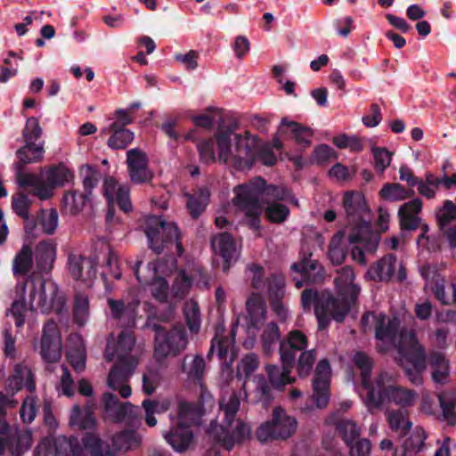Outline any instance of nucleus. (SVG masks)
<instances>
[{"mask_svg":"<svg viewBox=\"0 0 456 456\" xmlns=\"http://www.w3.org/2000/svg\"><path fill=\"white\" fill-rule=\"evenodd\" d=\"M238 128L236 118H229L227 123L224 118H219L216 132L219 160L224 164L231 160L237 170H248L256 160L260 137L248 130L243 134L235 133Z\"/></svg>","mask_w":456,"mask_h":456,"instance_id":"nucleus-1","label":"nucleus"},{"mask_svg":"<svg viewBox=\"0 0 456 456\" xmlns=\"http://www.w3.org/2000/svg\"><path fill=\"white\" fill-rule=\"evenodd\" d=\"M313 305L320 330H326L332 320L338 323L343 322L348 314V307L339 305L335 295L330 291L320 294L315 289H305L301 293V305L306 311Z\"/></svg>","mask_w":456,"mask_h":456,"instance_id":"nucleus-2","label":"nucleus"},{"mask_svg":"<svg viewBox=\"0 0 456 456\" xmlns=\"http://www.w3.org/2000/svg\"><path fill=\"white\" fill-rule=\"evenodd\" d=\"M398 354L399 365L405 377L411 384L421 385L427 369V354L414 331H401Z\"/></svg>","mask_w":456,"mask_h":456,"instance_id":"nucleus-3","label":"nucleus"},{"mask_svg":"<svg viewBox=\"0 0 456 456\" xmlns=\"http://www.w3.org/2000/svg\"><path fill=\"white\" fill-rule=\"evenodd\" d=\"M391 376L387 372H380L375 379L376 387L370 389L365 398V404L370 411L377 410L385 402L394 403L402 408L411 406L417 394L411 389L390 384Z\"/></svg>","mask_w":456,"mask_h":456,"instance_id":"nucleus-4","label":"nucleus"},{"mask_svg":"<svg viewBox=\"0 0 456 456\" xmlns=\"http://www.w3.org/2000/svg\"><path fill=\"white\" fill-rule=\"evenodd\" d=\"M145 326L155 332L154 357L158 362L180 354L188 344L186 330L183 325L176 324L167 329L153 320H147Z\"/></svg>","mask_w":456,"mask_h":456,"instance_id":"nucleus-5","label":"nucleus"},{"mask_svg":"<svg viewBox=\"0 0 456 456\" xmlns=\"http://www.w3.org/2000/svg\"><path fill=\"white\" fill-rule=\"evenodd\" d=\"M25 286L29 289L31 306L36 305L42 313L54 311L60 314L65 305L64 297L60 295L57 285L40 277L27 279Z\"/></svg>","mask_w":456,"mask_h":456,"instance_id":"nucleus-6","label":"nucleus"},{"mask_svg":"<svg viewBox=\"0 0 456 456\" xmlns=\"http://www.w3.org/2000/svg\"><path fill=\"white\" fill-rule=\"evenodd\" d=\"M145 234L149 248L157 255L161 254L173 243H175L179 256L183 252L177 225L175 223L166 222L161 216H154L147 220Z\"/></svg>","mask_w":456,"mask_h":456,"instance_id":"nucleus-7","label":"nucleus"},{"mask_svg":"<svg viewBox=\"0 0 456 456\" xmlns=\"http://www.w3.org/2000/svg\"><path fill=\"white\" fill-rule=\"evenodd\" d=\"M82 444L92 456H117L118 452L130 449L138 444L139 441L133 431H122L114 435L110 443L88 431L84 434Z\"/></svg>","mask_w":456,"mask_h":456,"instance_id":"nucleus-8","label":"nucleus"},{"mask_svg":"<svg viewBox=\"0 0 456 456\" xmlns=\"http://www.w3.org/2000/svg\"><path fill=\"white\" fill-rule=\"evenodd\" d=\"M297 428L296 418L288 415L284 409L275 407L272 419L260 425L256 431V436L261 443L287 440L296 432Z\"/></svg>","mask_w":456,"mask_h":456,"instance_id":"nucleus-9","label":"nucleus"},{"mask_svg":"<svg viewBox=\"0 0 456 456\" xmlns=\"http://www.w3.org/2000/svg\"><path fill=\"white\" fill-rule=\"evenodd\" d=\"M233 204L245 213L246 222L249 228L260 229L262 208L258 200V189L253 184H239L234 190Z\"/></svg>","mask_w":456,"mask_h":456,"instance_id":"nucleus-10","label":"nucleus"},{"mask_svg":"<svg viewBox=\"0 0 456 456\" xmlns=\"http://www.w3.org/2000/svg\"><path fill=\"white\" fill-rule=\"evenodd\" d=\"M214 403L215 400L211 394L201 387L197 402H179L178 423L186 425L190 428L191 426L200 425L202 416L206 413L208 408L213 407Z\"/></svg>","mask_w":456,"mask_h":456,"instance_id":"nucleus-11","label":"nucleus"},{"mask_svg":"<svg viewBox=\"0 0 456 456\" xmlns=\"http://www.w3.org/2000/svg\"><path fill=\"white\" fill-rule=\"evenodd\" d=\"M98 175L97 171L88 167L83 179L84 191L80 192L78 190H73L63 195L62 204L67 213L75 216L82 211L90 200L93 189L98 184Z\"/></svg>","mask_w":456,"mask_h":456,"instance_id":"nucleus-12","label":"nucleus"},{"mask_svg":"<svg viewBox=\"0 0 456 456\" xmlns=\"http://www.w3.org/2000/svg\"><path fill=\"white\" fill-rule=\"evenodd\" d=\"M312 253L304 254L299 262L290 266L291 280L297 289L305 284L317 283L322 281L324 270L317 260L311 259Z\"/></svg>","mask_w":456,"mask_h":456,"instance_id":"nucleus-13","label":"nucleus"},{"mask_svg":"<svg viewBox=\"0 0 456 456\" xmlns=\"http://www.w3.org/2000/svg\"><path fill=\"white\" fill-rule=\"evenodd\" d=\"M354 278L353 268L345 266L338 272V276L334 281L337 289L336 300L338 301L339 305H346L348 313L356 304L361 291V288L354 282Z\"/></svg>","mask_w":456,"mask_h":456,"instance_id":"nucleus-14","label":"nucleus"},{"mask_svg":"<svg viewBox=\"0 0 456 456\" xmlns=\"http://www.w3.org/2000/svg\"><path fill=\"white\" fill-rule=\"evenodd\" d=\"M43 134L39 121L35 117L27 118L25 126L22 130V138L25 144L17 150V158H26V156L41 158L45 152L44 142L37 143Z\"/></svg>","mask_w":456,"mask_h":456,"instance_id":"nucleus-15","label":"nucleus"},{"mask_svg":"<svg viewBox=\"0 0 456 456\" xmlns=\"http://www.w3.org/2000/svg\"><path fill=\"white\" fill-rule=\"evenodd\" d=\"M210 245L216 256L222 259V270L227 273L237 262L240 252L233 237L227 232L211 237Z\"/></svg>","mask_w":456,"mask_h":456,"instance_id":"nucleus-16","label":"nucleus"},{"mask_svg":"<svg viewBox=\"0 0 456 456\" xmlns=\"http://www.w3.org/2000/svg\"><path fill=\"white\" fill-rule=\"evenodd\" d=\"M142 261H136L133 267L134 276L142 285L151 286V294L154 298L160 302H165L168 296V282L161 276L158 275L157 265L154 262H149L147 265V274L141 275L139 268Z\"/></svg>","mask_w":456,"mask_h":456,"instance_id":"nucleus-17","label":"nucleus"},{"mask_svg":"<svg viewBox=\"0 0 456 456\" xmlns=\"http://www.w3.org/2000/svg\"><path fill=\"white\" fill-rule=\"evenodd\" d=\"M61 338L57 324L53 321H48L43 328L41 357L46 362H57L61 357Z\"/></svg>","mask_w":456,"mask_h":456,"instance_id":"nucleus-18","label":"nucleus"},{"mask_svg":"<svg viewBox=\"0 0 456 456\" xmlns=\"http://www.w3.org/2000/svg\"><path fill=\"white\" fill-rule=\"evenodd\" d=\"M127 171L131 181L136 184L151 183L153 175L149 168V159L146 153L139 148L126 151Z\"/></svg>","mask_w":456,"mask_h":456,"instance_id":"nucleus-19","label":"nucleus"},{"mask_svg":"<svg viewBox=\"0 0 456 456\" xmlns=\"http://www.w3.org/2000/svg\"><path fill=\"white\" fill-rule=\"evenodd\" d=\"M102 403L107 417L116 423L134 419L139 411L128 402L121 403L116 395L110 392L102 395Z\"/></svg>","mask_w":456,"mask_h":456,"instance_id":"nucleus-20","label":"nucleus"},{"mask_svg":"<svg viewBox=\"0 0 456 456\" xmlns=\"http://www.w3.org/2000/svg\"><path fill=\"white\" fill-rule=\"evenodd\" d=\"M307 343V337L301 330H294L289 332L287 339L280 341L281 362L286 364H296L297 354L305 350Z\"/></svg>","mask_w":456,"mask_h":456,"instance_id":"nucleus-21","label":"nucleus"},{"mask_svg":"<svg viewBox=\"0 0 456 456\" xmlns=\"http://www.w3.org/2000/svg\"><path fill=\"white\" fill-rule=\"evenodd\" d=\"M248 330H258L266 319L265 302L259 293H251L246 301Z\"/></svg>","mask_w":456,"mask_h":456,"instance_id":"nucleus-22","label":"nucleus"},{"mask_svg":"<svg viewBox=\"0 0 456 456\" xmlns=\"http://www.w3.org/2000/svg\"><path fill=\"white\" fill-rule=\"evenodd\" d=\"M247 184L256 185L258 189V197L261 194H265L266 198L270 199V201L282 202L289 201L297 204V200L294 198V195L290 189L284 185L267 184L266 181L262 177H257L254 181L248 183Z\"/></svg>","mask_w":456,"mask_h":456,"instance_id":"nucleus-23","label":"nucleus"},{"mask_svg":"<svg viewBox=\"0 0 456 456\" xmlns=\"http://www.w3.org/2000/svg\"><path fill=\"white\" fill-rule=\"evenodd\" d=\"M69 273L76 281H87L96 273L94 262L81 255L71 254L68 257Z\"/></svg>","mask_w":456,"mask_h":456,"instance_id":"nucleus-24","label":"nucleus"},{"mask_svg":"<svg viewBox=\"0 0 456 456\" xmlns=\"http://www.w3.org/2000/svg\"><path fill=\"white\" fill-rule=\"evenodd\" d=\"M396 265V256L392 253L387 254L369 267L366 275L376 282L388 281L395 274Z\"/></svg>","mask_w":456,"mask_h":456,"instance_id":"nucleus-25","label":"nucleus"},{"mask_svg":"<svg viewBox=\"0 0 456 456\" xmlns=\"http://www.w3.org/2000/svg\"><path fill=\"white\" fill-rule=\"evenodd\" d=\"M5 387L7 393L12 395L20 391L23 387L33 393L36 389L34 375L27 367L17 364L14 373L7 379Z\"/></svg>","mask_w":456,"mask_h":456,"instance_id":"nucleus-26","label":"nucleus"},{"mask_svg":"<svg viewBox=\"0 0 456 456\" xmlns=\"http://www.w3.org/2000/svg\"><path fill=\"white\" fill-rule=\"evenodd\" d=\"M164 437L168 444L177 452H185L193 440V433L186 425L177 424L167 431Z\"/></svg>","mask_w":456,"mask_h":456,"instance_id":"nucleus-27","label":"nucleus"},{"mask_svg":"<svg viewBox=\"0 0 456 456\" xmlns=\"http://www.w3.org/2000/svg\"><path fill=\"white\" fill-rule=\"evenodd\" d=\"M287 130L290 131L300 148L305 149L310 146L314 136V132L310 127L296 121H289L287 118H283L278 131L281 134H283Z\"/></svg>","mask_w":456,"mask_h":456,"instance_id":"nucleus-28","label":"nucleus"},{"mask_svg":"<svg viewBox=\"0 0 456 456\" xmlns=\"http://www.w3.org/2000/svg\"><path fill=\"white\" fill-rule=\"evenodd\" d=\"M400 321L397 318H388L384 314L378 317L375 326V338L378 340L394 345L397 339Z\"/></svg>","mask_w":456,"mask_h":456,"instance_id":"nucleus-29","label":"nucleus"},{"mask_svg":"<svg viewBox=\"0 0 456 456\" xmlns=\"http://www.w3.org/2000/svg\"><path fill=\"white\" fill-rule=\"evenodd\" d=\"M432 369V379L435 383H445L449 373L450 364L443 352L433 350L427 354V364Z\"/></svg>","mask_w":456,"mask_h":456,"instance_id":"nucleus-30","label":"nucleus"},{"mask_svg":"<svg viewBox=\"0 0 456 456\" xmlns=\"http://www.w3.org/2000/svg\"><path fill=\"white\" fill-rule=\"evenodd\" d=\"M343 207L351 221L362 219L369 208L364 196L359 191H346L343 198Z\"/></svg>","mask_w":456,"mask_h":456,"instance_id":"nucleus-31","label":"nucleus"},{"mask_svg":"<svg viewBox=\"0 0 456 456\" xmlns=\"http://www.w3.org/2000/svg\"><path fill=\"white\" fill-rule=\"evenodd\" d=\"M35 256L37 269L48 273L53 269L56 258V245L52 240L40 241L36 247Z\"/></svg>","mask_w":456,"mask_h":456,"instance_id":"nucleus-32","label":"nucleus"},{"mask_svg":"<svg viewBox=\"0 0 456 456\" xmlns=\"http://www.w3.org/2000/svg\"><path fill=\"white\" fill-rule=\"evenodd\" d=\"M187 210L192 219H198L205 211L210 200V192L207 187H200L193 193H185Z\"/></svg>","mask_w":456,"mask_h":456,"instance_id":"nucleus-33","label":"nucleus"},{"mask_svg":"<svg viewBox=\"0 0 456 456\" xmlns=\"http://www.w3.org/2000/svg\"><path fill=\"white\" fill-rule=\"evenodd\" d=\"M295 366L296 364H286L284 362H281V368L267 365L268 382L275 388H282L285 385L293 383L294 379L290 377V373Z\"/></svg>","mask_w":456,"mask_h":456,"instance_id":"nucleus-34","label":"nucleus"},{"mask_svg":"<svg viewBox=\"0 0 456 456\" xmlns=\"http://www.w3.org/2000/svg\"><path fill=\"white\" fill-rule=\"evenodd\" d=\"M235 426L225 423L227 433L222 440L223 447L230 451L233 448L236 443H241L249 434V428L244 422L235 419Z\"/></svg>","mask_w":456,"mask_h":456,"instance_id":"nucleus-35","label":"nucleus"},{"mask_svg":"<svg viewBox=\"0 0 456 456\" xmlns=\"http://www.w3.org/2000/svg\"><path fill=\"white\" fill-rule=\"evenodd\" d=\"M191 355L186 354L182 364V371L186 373L188 379L194 382H200L203 379L206 362L202 355L196 354L190 360Z\"/></svg>","mask_w":456,"mask_h":456,"instance_id":"nucleus-36","label":"nucleus"},{"mask_svg":"<svg viewBox=\"0 0 456 456\" xmlns=\"http://www.w3.org/2000/svg\"><path fill=\"white\" fill-rule=\"evenodd\" d=\"M354 362L361 371L362 384V387L367 390V393L370 389H374L376 387L375 381L372 383L370 380L373 368L372 359L364 352L358 351L354 356Z\"/></svg>","mask_w":456,"mask_h":456,"instance_id":"nucleus-37","label":"nucleus"},{"mask_svg":"<svg viewBox=\"0 0 456 456\" xmlns=\"http://www.w3.org/2000/svg\"><path fill=\"white\" fill-rule=\"evenodd\" d=\"M19 160L14 163V169L16 173L17 182L20 187H33L36 184L37 180L39 178L35 174L25 173L24 168L25 166L30 163H35L40 161L41 158H35L30 156H26V158H18Z\"/></svg>","mask_w":456,"mask_h":456,"instance_id":"nucleus-38","label":"nucleus"},{"mask_svg":"<svg viewBox=\"0 0 456 456\" xmlns=\"http://www.w3.org/2000/svg\"><path fill=\"white\" fill-rule=\"evenodd\" d=\"M414 195V190L406 189L398 183H387L379 191L380 198L387 201H400L410 199Z\"/></svg>","mask_w":456,"mask_h":456,"instance_id":"nucleus-39","label":"nucleus"},{"mask_svg":"<svg viewBox=\"0 0 456 456\" xmlns=\"http://www.w3.org/2000/svg\"><path fill=\"white\" fill-rule=\"evenodd\" d=\"M77 343L69 346L66 351V358L75 371L80 373L86 369V351L79 337Z\"/></svg>","mask_w":456,"mask_h":456,"instance_id":"nucleus-40","label":"nucleus"},{"mask_svg":"<svg viewBox=\"0 0 456 456\" xmlns=\"http://www.w3.org/2000/svg\"><path fill=\"white\" fill-rule=\"evenodd\" d=\"M33 265V251L28 245H24L16 254L12 261V271L15 276L28 274Z\"/></svg>","mask_w":456,"mask_h":456,"instance_id":"nucleus-41","label":"nucleus"},{"mask_svg":"<svg viewBox=\"0 0 456 456\" xmlns=\"http://www.w3.org/2000/svg\"><path fill=\"white\" fill-rule=\"evenodd\" d=\"M345 232L338 231L329 244L328 256L334 265H340L346 257L347 249L343 245Z\"/></svg>","mask_w":456,"mask_h":456,"instance_id":"nucleus-42","label":"nucleus"},{"mask_svg":"<svg viewBox=\"0 0 456 456\" xmlns=\"http://www.w3.org/2000/svg\"><path fill=\"white\" fill-rule=\"evenodd\" d=\"M265 203V216L271 224H283L290 215L289 208L281 202L269 201L266 199Z\"/></svg>","mask_w":456,"mask_h":456,"instance_id":"nucleus-43","label":"nucleus"},{"mask_svg":"<svg viewBox=\"0 0 456 456\" xmlns=\"http://www.w3.org/2000/svg\"><path fill=\"white\" fill-rule=\"evenodd\" d=\"M69 424L71 426H78L83 430H94L96 428V419L92 410L86 409L85 414L82 417V411L78 405H74L72 408Z\"/></svg>","mask_w":456,"mask_h":456,"instance_id":"nucleus-44","label":"nucleus"},{"mask_svg":"<svg viewBox=\"0 0 456 456\" xmlns=\"http://www.w3.org/2000/svg\"><path fill=\"white\" fill-rule=\"evenodd\" d=\"M128 378L119 370V367H112L109 372L108 386L113 390H118L123 398H127L132 394V389L127 385Z\"/></svg>","mask_w":456,"mask_h":456,"instance_id":"nucleus-45","label":"nucleus"},{"mask_svg":"<svg viewBox=\"0 0 456 456\" xmlns=\"http://www.w3.org/2000/svg\"><path fill=\"white\" fill-rule=\"evenodd\" d=\"M387 421L390 428L394 431H400L402 436L406 435L412 426V423L408 419V411L404 409L389 411Z\"/></svg>","mask_w":456,"mask_h":456,"instance_id":"nucleus-46","label":"nucleus"},{"mask_svg":"<svg viewBox=\"0 0 456 456\" xmlns=\"http://www.w3.org/2000/svg\"><path fill=\"white\" fill-rule=\"evenodd\" d=\"M111 135L107 144L112 150L126 149L134 140V133L126 128H109Z\"/></svg>","mask_w":456,"mask_h":456,"instance_id":"nucleus-47","label":"nucleus"},{"mask_svg":"<svg viewBox=\"0 0 456 456\" xmlns=\"http://www.w3.org/2000/svg\"><path fill=\"white\" fill-rule=\"evenodd\" d=\"M73 178V173L63 165L53 167L45 174L46 182L54 188L64 185Z\"/></svg>","mask_w":456,"mask_h":456,"instance_id":"nucleus-48","label":"nucleus"},{"mask_svg":"<svg viewBox=\"0 0 456 456\" xmlns=\"http://www.w3.org/2000/svg\"><path fill=\"white\" fill-rule=\"evenodd\" d=\"M280 338L281 332L279 326L275 322H271L266 325L261 336L264 353L267 355L271 354L274 350L275 344Z\"/></svg>","mask_w":456,"mask_h":456,"instance_id":"nucleus-49","label":"nucleus"},{"mask_svg":"<svg viewBox=\"0 0 456 456\" xmlns=\"http://www.w3.org/2000/svg\"><path fill=\"white\" fill-rule=\"evenodd\" d=\"M269 301L281 300L285 297V278L282 274L273 273L266 280Z\"/></svg>","mask_w":456,"mask_h":456,"instance_id":"nucleus-50","label":"nucleus"},{"mask_svg":"<svg viewBox=\"0 0 456 456\" xmlns=\"http://www.w3.org/2000/svg\"><path fill=\"white\" fill-rule=\"evenodd\" d=\"M240 406V399L236 392H232L229 395L228 399L223 397L220 400V408L224 412V421L231 424H234L236 414Z\"/></svg>","mask_w":456,"mask_h":456,"instance_id":"nucleus-51","label":"nucleus"},{"mask_svg":"<svg viewBox=\"0 0 456 456\" xmlns=\"http://www.w3.org/2000/svg\"><path fill=\"white\" fill-rule=\"evenodd\" d=\"M258 356L254 353L247 354L238 363L235 376L239 380H246L258 368Z\"/></svg>","mask_w":456,"mask_h":456,"instance_id":"nucleus-52","label":"nucleus"},{"mask_svg":"<svg viewBox=\"0 0 456 456\" xmlns=\"http://www.w3.org/2000/svg\"><path fill=\"white\" fill-rule=\"evenodd\" d=\"M37 221L45 233L52 235L54 233L59 221L58 212L55 208L40 209L37 212Z\"/></svg>","mask_w":456,"mask_h":456,"instance_id":"nucleus-53","label":"nucleus"},{"mask_svg":"<svg viewBox=\"0 0 456 456\" xmlns=\"http://www.w3.org/2000/svg\"><path fill=\"white\" fill-rule=\"evenodd\" d=\"M336 429L346 444H351V441L357 439L361 434V429L357 424L347 419H339L336 424Z\"/></svg>","mask_w":456,"mask_h":456,"instance_id":"nucleus-54","label":"nucleus"},{"mask_svg":"<svg viewBox=\"0 0 456 456\" xmlns=\"http://www.w3.org/2000/svg\"><path fill=\"white\" fill-rule=\"evenodd\" d=\"M134 338L131 332L122 330L118 337L114 353L110 357L106 355V360L112 361L114 355L118 356V354L131 355L130 353L134 346Z\"/></svg>","mask_w":456,"mask_h":456,"instance_id":"nucleus-55","label":"nucleus"},{"mask_svg":"<svg viewBox=\"0 0 456 456\" xmlns=\"http://www.w3.org/2000/svg\"><path fill=\"white\" fill-rule=\"evenodd\" d=\"M426 438L425 430L417 427L413 434L403 443V454L409 453V456H413L420 452L424 447Z\"/></svg>","mask_w":456,"mask_h":456,"instance_id":"nucleus-56","label":"nucleus"},{"mask_svg":"<svg viewBox=\"0 0 456 456\" xmlns=\"http://www.w3.org/2000/svg\"><path fill=\"white\" fill-rule=\"evenodd\" d=\"M108 305L113 319L118 321L126 319L128 323H134V310L130 306V305H126L123 300L112 298L108 299Z\"/></svg>","mask_w":456,"mask_h":456,"instance_id":"nucleus-57","label":"nucleus"},{"mask_svg":"<svg viewBox=\"0 0 456 456\" xmlns=\"http://www.w3.org/2000/svg\"><path fill=\"white\" fill-rule=\"evenodd\" d=\"M89 315V301L82 294H77L74 300L73 318L78 326H84Z\"/></svg>","mask_w":456,"mask_h":456,"instance_id":"nucleus-58","label":"nucleus"},{"mask_svg":"<svg viewBox=\"0 0 456 456\" xmlns=\"http://www.w3.org/2000/svg\"><path fill=\"white\" fill-rule=\"evenodd\" d=\"M439 403L442 409L443 419L446 420L450 426L456 424L455 399L446 393L438 395Z\"/></svg>","mask_w":456,"mask_h":456,"instance_id":"nucleus-59","label":"nucleus"},{"mask_svg":"<svg viewBox=\"0 0 456 456\" xmlns=\"http://www.w3.org/2000/svg\"><path fill=\"white\" fill-rule=\"evenodd\" d=\"M273 387L264 375H258L256 378V396L257 401L262 402L265 406L270 404L273 400Z\"/></svg>","mask_w":456,"mask_h":456,"instance_id":"nucleus-60","label":"nucleus"},{"mask_svg":"<svg viewBox=\"0 0 456 456\" xmlns=\"http://www.w3.org/2000/svg\"><path fill=\"white\" fill-rule=\"evenodd\" d=\"M313 397L318 408H324L330 401V382L313 379Z\"/></svg>","mask_w":456,"mask_h":456,"instance_id":"nucleus-61","label":"nucleus"},{"mask_svg":"<svg viewBox=\"0 0 456 456\" xmlns=\"http://www.w3.org/2000/svg\"><path fill=\"white\" fill-rule=\"evenodd\" d=\"M15 441L16 436L11 432L10 425L4 418H0V455H3L6 450L14 454Z\"/></svg>","mask_w":456,"mask_h":456,"instance_id":"nucleus-62","label":"nucleus"},{"mask_svg":"<svg viewBox=\"0 0 456 456\" xmlns=\"http://www.w3.org/2000/svg\"><path fill=\"white\" fill-rule=\"evenodd\" d=\"M183 313L190 331L191 333H198L201 324L199 305L196 302L186 304Z\"/></svg>","mask_w":456,"mask_h":456,"instance_id":"nucleus-63","label":"nucleus"},{"mask_svg":"<svg viewBox=\"0 0 456 456\" xmlns=\"http://www.w3.org/2000/svg\"><path fill=\"white\" fill-rule=\"evenodd\" d=\"M437 223L440 230H444L449 224L456 219V206L454 203L446 200L440 211L436 214Z\"/></svg>","mask_w":456,"mask_h":456,"instance_id":"nucleus-64","label":"nucleus"}]
</instances>
